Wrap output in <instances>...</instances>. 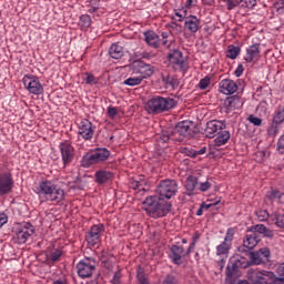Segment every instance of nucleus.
Listing matches in <instances>:
<instances>
[{"instance_id":"obj_1","label":"nucleus","mask_w":284,"mask_h":284,"mask_svg":"<svg viewBox=\"0 0 284 284\" xmlns=\"http://www.w3.org/2000/svg\"><path fill=\"white\" fill-rule=\"evenodd\" d=\"M142 205L144 212H146L151 219L168 216V214H170V210H172V204L170 202H165L162 197L156 196L146 197Z\"/></svg>"},{"instance_id":"obj_2","label":"nucleus","mask_w":284,"mask_h":284,"mask_svg":"<svg viewBox=\"0 0 284 284\" xmlns=\"http://www.w3.org/2000/svg\"><path fill=\"white\" fill-rule=\"evenodd\" d=\"M37 194L44 201L61 203L65 199V191L52 181H42L37 187Z\"/></svg>"},{"instance_id":"obj_3","label":"nucleus","mask_w":284,"mask_h":284,"mask_svg":"<svg viewBox=\"0 0 284 284\" xmlns=\"http://www.w3.org/2000/svg\"><path fill=\"white\" fill-rule=\"evenodd\" d=\"M173 108H176V100L161 95H154L145 104L148 114H163V112H170Z\"/></svg>"},{"instance_id":"obj_4","label":"nucleus","mask_w":284,"mask_h":284,"mask_svg":"<svg viewBox=\"0 0 284 284\" xmlns=\"http://www.w3.org/2000/svg\"><path fill=\"white\" fill-rule=\"evenodd\" d=\"M110 150L105 148H97L95 150L85 153L81 160L82 168H92V165H98V163H103L110 159Z\"/></svg>"},{"instance_id":"obj_5","label":"nucleus","mask_w":284,"mask_h":284,"mask_svg":"<svg viewBox=\"0 0 284 284\" xmlns=\"http://www.w3.org/2000/svg\"><path fill=\"white\" fill-rule=\"evenodd\" d=\"M274 273L270 271H256L248 270L247 278L253 282V284H284V278H275Z\"/></svg>"},{"instance_id":"obj_6","label":"nucleus","mask_w":284,"mask_h":284,"mask_svg":"<svg viewBox=\"0 0 284 284\" xmlns=\"http://www.w3.org/2000/svg\"><path fill=\"white\" fill-rule=\"evenodd\" d=\"M173 132L172 141L181 143L185 141V139H191L194 136V130L192 129V122L182 121L179 122L175 128L171 129Z\"/></svg>"},{"instance_id":"obj_7","label":"nucleus","mask_w":284,"mask_h":284,"mask_svg":"<svg viewBox=\"0 0 284 284\" xmlns=\"http://www.w3.org/2000/svg\"><path fill=\"white\" fill-rule=\"evenodd\" d=\"M179 192V183L175 180H163L156 189L160 199H172Z\"/></svg>"},{"instance_id":"obj_8","label":"nucleus","mask_w":284,"mask_h":284,"mask_svg":"<svg viewBox=\"0 0 284 284\" xmlns=\"http://www.w3.org/2000/svg\"><path fill=\"white\" fill-rule=\"evenodd\" d=\"M32 234H34L33 225L28 222L22 223L14 230L13 243L23 245L24 243H28V239H30Z\"/></svg>"},{"instance_id":"obj_9","label":"nucleus","mask_w":284,"mask_h":284,"mask_svg":"<svg viewBox=\"0 0 284 284\" xmlns=\"http://www.w3.org/2000/svg\"><path fill=\"white\" fill-rule=\"evenodd\" d=\"M77 270L80 278H90L97 270V261L92 257H85L77 264Z\"/></svg>"},{"instance_id":"obj_10","label":"nucleus","mask_w":284,"mask_h":284,"mask_svg":"<svg viewBox=\"0 0 284 284\" xmlns=\"http://www.w3.org/2000/svg\"><path fill=\"white\" fill-rule=\"evenodd\" d=\"M60 154L62 158L63 168H68L71 163H74L75 151L72 143L64 141L59 145Z\"/></svg>"},{"instance_id":"obj_11","label":"nucleus","mask_w":284,"mask_h":284,"mask_svg":"<svg viewBox=\"0 0 284 284\" xmlns=\"http://www.w3.org/2000/svg\"><path fill=\"white\" fill-rule=\"evenodd\" d=\"M22 83L30 94H36L37 97L43 94V85L39 81V78L34 75H24Z\"/></svg>"},{"instance_id":"obj_12","label":"nucleus","mask_w":284,"mask_h":284,"mask_svg":"<svg viewBox=\"0 0 284 284\" xmlns=\"http://www.w3.org/2000/svg\"><path fill=\"white\" fill-rule=\"evenodd\" d=\"M103 232H105V226L103 224H95L91 226L85 236L88 245H91V247L99 245L101 243Z\"/></svg>"},{"instance_id":"obj_13","label":"nucleus","mask_w":284,"mask_h":284,"mask_svg":"<svg viewBox=\"0 0 284 284\" xmlns=\"http://www.w3.org/2000/svg\"><path fill=\"white\" fill-rule=\"evenodd\" d=\"M14 187V180L10 171H0V196L10 194Z\"/></svg>"},{"instance_id":"obj_14","label":"nucleus","mask_w":284,"mask_h":284,"mask_svg":"<svg viewBox=\"0 0 284 284\" xmlns=\"http://www.w3.org/2000/svg\"><path fill=\"white\" fill-rule=\"evenodd\" d=\"M248 258L253 265H267L270 263V248L263 247L257 252H248Z\"/></svg>"},{"instance_id":"obj_15","label":"nucleus","mask_w":284,"mask_h":284,"mask_svg":"<svg viewBox=\"0 0 284 284\" xmlns=\"http://www.w3.org/2000/svg\"><path fill=\"white\" fill-rule=\"evenodd\" d=\"M232 248V244L222 242L220 245L216 246V256L220 257V260L216 261V265L220 268V271H223V267H225V261H227V257L230 256V250Z\"/></svg>"},{"instance_id":"obj_16","label":"nucleus","mask_w":284,"mask_h":284,"mask_svg":"<svg viewBox=\"0 0 284 284\" xmlns=\"http://www.w3.org/2000/svg\"><path fill=\"white\" fill-rule=\"evenodd\" d=\"M168 59L175 70H185V59L183 58V52L174 49L169 52Z\"/></svg>"},{"instance_id":"obj_17","label":"nucleus","mask_w":284,"mask_h":284,"mask_svg":"<svg viewBox=\"0 0 284 284\" xmlns=\"http://www.w3.org/2000/svg\"><path fill=\"white\" fill-rule=\"evenodd\" d=\"M258 241H261V237H258V234L256 233L247 234L243 241V245L239 247V252H244L246 254H250V250H254V247L258 245Z\"/></svg>"},{"instance_id":"obj_18","label":"nucleus","mask_w":284,"mask_h":284,"mask_svg":"<svg viewBox=\"0 0 284 284\" xmlns=\"http://www.w3.org/2000/svg\"><path fill=\"white\" fill-rule=\"evenodd\" d=\"M225 122L211 120L206 123L204 132L209 139H214L216 136V132H219L220 130H225Z\"/></svg>"},{"instance_id":"obj_19","label":"nucleus","mask_w":284,"mask_h":284,"mask_svg":"<svg viewBox=\"0 0 284 284\" xmlns=\"http://www.w3.org/2000/svg\"><path fill=\"white\" fill-rule=\"evenodd\" d=\"M78 134L84 139V141H90L94 136V126L90 120H82L79 126Z\"/></svg>"},{"instance_id":"obj_20","label":"nucleus","mask_w":284,"mask_h":284,"mask_svg":"<svg viewBox=\"0 0 284 284\" xmlns=\"http://www.w3.org/2000/svg\"><path fill=\"white\" fill-rule=\"evenodd\" d=\"M94 179L98 185H106V183H110L114 179V173L101 169L94 173Z\"/></svg>"},{"instance_id":"obj_21","label":"nucleus","mask_w":284,"mask_h":284,"mask_svg":"<svg viewBox=\"0 0 284 284\" xmlns=\"http://www.w3.org/2000/svg\"><path fill=\"white\" fill-rule=\"evenodd\" d=\"M219 90L222 94H234L239 90V85L234 80L224 79L220 82Z\"/></svg>"},{"instance_id":"obj_22","label":"nucleus","mask_w":284,"mask_h":284,"mask_svg":"<svg viewBox=\"0 0 284 284\" xmlns=\"http://www.w3.org/2000/svg\"><path fill=\"white\" fill-rule=\"evenodd\" d=\"M170 258L175 265H181V258H185V250L183 246L173 245L170 250Z\"/></svg>"},{"instance_id":"obj_23","label":"nucleus","mask_w":284,"mask_h":284,"mask_svg":"<svg viewBox=\"0 0 284 284\" xmlns=\"http://www.w3.org/2000/svg\"><path fill=\"white\" fill-rule=\"evenodd\" d=\"M184 28L192 34H196L201 28V20H199V18L195 16H189L184 20Z\"/></svg>"},{"instance_id":"obj_24","label":"nucleus","mask_w":284,"mask_h":284,"mask_svg":"<svg viewBox=\"0 0 284 284\" xmlns=\"http://www.w3.org/2000/svg\"><path fill=\"white\" fill-rule=\"evenodd\" d=\"M185 190L187 196H194L196 190H199V179L194 175H190L185 181Z\"/></svg>"},{"instance_id":"obj_25","label":"nucleus","mask_w":284,"mask_h":284,"mask_svg":"<svg viewBox=\"0 0 284 284\" xmlns=\"http://www.w3.org/2000/svg\"><path fill=\"white\" fill-rule=\"evenodd\" d=\"M144 41L151 48H159L161 45V40L159 38V34H156L154 31H145Z\"/></svg>"},{"instance_id":"obj_26","label":"nucleus","mask_w":284,"mask_h":284,"mask_svg":"<svg viewBox=\"0 0 284 284\" xmlns=\"http://www.w3.org/2000/svg\"><path fill=\"white\" fill-rule=\"evenodd\" d=\"M260 54H261V48L258 47V44H253L247 48L246 57L244 58V60L246 61V63H252L254 59H258Z\"/></svg>"},{"instance_id":"obj_27","label":"nucleus","mask_w":284,"mask_h":284,"mask_svg":"<svg viewBox=\"0 0 284 284\" xmlns=\"http://www.w3.org/2000/svg\"><path fill=\"white\" fill-rule=\"evenodd\" d=\"M230 131L222 129L217 132V135L214 140L215 145H217L219 148H221V145H225V143H227L230 141Z\"/></svg>"},{"instance_id":"obj_28","label":"nucleus","mask_w":284,"mask_h":284,"mask_svg":"<svg viewBox=\"0 0 284 284\" xmlns=\"http://www.w3.org/2000/svg\"><path fill=\"white\" fill-rule=\"evenodd\" d=\"M241 105V98L233 95L229 97L224 101V108L229 111L232 112V110H236Z\"/></svg>"},{"instance_id":"obj_29","label":"nucleus","mask_w":284,"mask_h":284,"mask_svg":"<svg viewBox=\"0 0 284 284\" xmlns=\"http://www.w3.org/2000/svg\"><path fill=\"white\" fill-rule=\"evenodd\" d=\"M109 54L112 59H121L123 57V47L119 43H113L109 49Z\"/></svg>"},{"instance_id":"obj_30","label":"nucleus","mask_w":284,"mask_h":284,"mask_svg":"<svg viewBox=\"0 0 284 284\" xmlns=\"http://www.w3.org/2000/svg\"><path fill=\"white\" fill-rule=\"evenodd\" d=\"M162 81L166 85V88H179V80L170 74H162Z\"/></svg>"},{"instance_id":"obj_31","label":"nucleus","mask_w":284,"mask_h":284,"mask_svg":"<svg viewBox=\"0 0 284 284\" xmlns=\"http://www.w3.org/2000/svg\"><path fill=\"white\" fill-rule=\"evenodd\" d=\"M241 267L236 265L235 260L231 261V265L226 267V276L227 278H232L233 276H239V270Z\"/></svg>"},{"instance_id":"obj_32","label":"nucleus","mask_w":284,"mask_h":284,"mask_svg":"<svg viewBox=\"0 0 284 284\" xmlns=\"http://www.w3.org/2000/svg\"><path fill=\"white\" fill-rule=\"evenodd\" d=\"M233 260H235V265H237L242 270L250 267L252 263L246 257H243L241 255H236L235 257H233Z\"/></svg>"},{"instance_id":"obj_33","label":"nucleus","mask_w":284,"mask_h":284,"mask_svg":"<svg viewBox=\"0 0 284 284\" xmlns=\"http://www.w3.org/2000/svg\"><path fill=\"white\" fill-rule=\"evenodd\" d=\"M239 54H241V48L240 47H236L234 44H231V45L227 47V54H226V57L229 59L234 60V59H236V57H239Z\"/></svg>"},{"instance_id":"obj_34","label":"nucleus","mask_w":284,"mask_h":284,"mask_svg":"<svg viewBox=\"0 0 284 284\" xmlns=\"http://www.w3.org/2000/svg\"><path fill=\"white\" fill-rule=\"evenodd\" d=\"M172 136H173V131L172 129H169L166 131H162L160 134H159V140L162 142V143H168V141H172Z\"/></svg>"},{"instance_id":"obj_35","label":"nucleus","mask_w":284,"mask_h":284,"mask_svg":"<svg viewBox=\"0 0 284 284\" xmlns=\"http://www.w3.org/2000/svg\"><path fill=\"white\" fill-rule=\"evenodd\" d=\"M152 74H154V67L145 64L140 73V78H142V80L148 79V77H152Z\"/></svg>"},{"instance_id":"obj_36","label":"nucleus","mask_w":284,"mask_h":284,"mask_svg":"<svg viewBox=\"0 0 284 284\" xmlns=\"http://www.w3.org/2000/svg\"><path fill=\"white\" fill-rule=\"evenodd\" d=\"M143 82L142 78L140 75L138 77H131L126 80H124V85H130L131 88H134V85H141Z\"/></svg>"},{"instance_id":"obj_37","label":"nucleus","mask_w":284,"mask_h":284,"mask_svg":"<svg viewBox=\"0 0 284 284\" xmlns=\"http://www.w3.org/2000/svg\"><path fill=\"white\" fill-rule=\"evenodd\" d=\"M143 68H145V62L141 60H136L132 63V70L135 74H141V72H143Z\"/></svg>"},{"instance_id":"obj_38","label":"nucleus","mask_w":284,"mask_h":284,"mask_svg":"<svg viewBox=\"0 0 284 284\" xmlns=\"http://www.w3.org/2000/svg\"><path fill=\"white\" fill-rule=\"evenodd\" d=\"M79 26H81V28H90V26H92V19L90 18V16L89 14L81 16Z\"/></svg>"},{"instance_id":"obj_39","label":"nucleus","mask_w":284,"mask_h":284,"mask_svg":"<svg viewBox=\"0 0 284 284\" xmlns=\"http://www.w3.org/2000/svg\"><path fill=\"white\" fill-rule=\"evenodd\" d=\"M237 3H240L241 8H248L252 10V8H255L256 0H237Z\"/></svg>"},{"instance_id":"obj_40","label":"nucleus","mask_w":284,"mask_h":284,"mask_svg":"<svg viewBox=\"0 0 284 284\" xmlns=\"http://www.w3.org/2000/svg\"><path fill=\"white\" fill-rule=\"evenodd\" d=\"M181 154H184V156H191V159H196V150L192 148H182Z\"/></svg>"},{"instance_id":"obj_41","label":"nucleus","mask_w":284,"mask_h":284,"mask_svg":"<svg viewBox=\"0 0 284 284\" xmlns=\"http://www.w3.org/2000/svg\"><path fill=\"white\" fill-rule=\"evenodd\" d=\"M284 121V109L281 111H277L273 118V122L276 123V125H281Z\"/></svg>"},{"instance_id":"obj_42","label":"nucleus","mask_w":284,"mask_h":284,"mask_svg":"<svg viewBox=\"0 0 284 284\" xmlns=\"http://www.w3.org/2000/svg\"><path fill=\"white\" fill-rule=\"evenodd\" d=\"M258 221H267V219H270V213L267 212V210H258L255 212Z\"/></svg>"},{"instance_id":"obj_43","label":"nucleus","mask_w":284,"mask_h":284,"mask_svg":"<svg viewBox=\"0 0 284 284\" xmlns=\"http://www.w3.org/2000/svg\"><path fill=\"white\" fill-rule=\"evenodd\" d=\"M247 121H250L253 125L257 128L263 125V119L255 116L254 114L248 115Z\"/></svg>"},{"instance_id":"obj_44","label":"nucleus","mask_w":284,"mask_h":284,"mask_svg":"<svg viewBox=\"0 0 284 284\" xmlns=\"http://www.w3.org/2000/svg\"><path fill=\"white\" fill-rule=\"evenodd\" d=\"M233 240H234V229H229L226 231L223 243H229V245H232Z\"/></svg>"},{"instance_id":"obj_45","label":"nucleus","mask_w":284,"mask_h":284,"mask_svg":"<svg viewBox=\"0 0 284 284\" xmlns=\"http://www.w3.org/2000/svg\"><path fill=\"white\" fill-rule=\"evenodd\" d=\"M266 227L267 226H265L264 224H257V225L251 227V232L253 234H263V232H265Z\"/></svg>"},{"instance_id":"obj_46","label":"nucleus","mask_w":284,"mask_h":284,"mask_svg":"<svg viewBox=\"0 0 284 284\" xmlns=\"http://www.w3.org/2000/svg\"><path fill=\"white\" fill-rule=\"evenodd\" d=\"M274 223L277 227L284 230V214H275Z\"/></svg>"},{"instance_id":"obj_47","label":"nucleus","mask_w":284,"mask_h":284,"mask_svg":"<svg viewBox=\"0 0 284 284\" xmlns=\"http://www.w3.org/2000/svg\"><path fill=\"white\" fill-rule=\"evenodd\" d=\"M136 278L140 284H150V282L148 281V276H145V274H143V271L141 270H138Z\"/></svg>"},{"instance_id":"obj_48","label":"nucleus","mask_w":284,"mask_h":284,"mask_svg":"<svg viewBox=\"0 0 284 284\" xmlns=\"http://www.w3.org/2000/svg\"><path fill=\"white\" fill-rule=\"evenodd\" d=\"M282 196L283 193H281L278 190L272 189L271 192H268V199H271V201H274L275 199L281 200Z\"/></svg>"},{"instance_id":"obj_49","label":"nucleus","mask_w":284,"mask_h":284,"mask_svg":"<svg viewBox=\"0 0 284 284\" xmlns=\"http://www.w3.org/2000/svg\"><path fill=\"white\" fill-rule=\"evenodd\" d=\"M85 83H88L89 85H97L99 83V81L97 80V78H94V75L90 74V73H85V78H84Z\"/></svg>"},{"instance_id":"obj_50","label":"nucleus","mask_w":284,"mask_h":284,"mask_svg":"<svg viewBox=\"0 0 284 284\" xmlns=\"http://www.w3.org/2000/svg\"><path fill=\"white\" fill-rule=\"evenodd\" d=\"M267 133L270 136H276V134H278V124L272 122L267 130Z\"/></svg>"},{"instance_id":"obj_51","label":"nucleus","mask_w":284,"mask_h":284,"mask_svg":"<svg viewBox=\"0 0 284 284\" xmlns=\"http://www.w3.org/2000/svg\"><path fill=\"white\" fill-rule=\"evenodd\" d=\"M143 185H145V182H143V181H136V180H133L132 182H131V187L133 189V190H144V187H143Z\"/></svg>"},{"instance_id":"obj_52","label":"nucleus","mask_w":284,"mask_h":284,"mask_svg":"<svg viewBox=\"0 0 284 284\" xmlns=\"http://www.w3.org/2000/svg\"><path fill=\"white\" fill-rule=\"evenodd\" d=\"M210 187H212V183L210 182H201L200 184L197 183V190H200V192H207V190H210Z\"/></svg>"},{"instance_id":"obj_53","label":"nucleus","mask_w":284,"mask_h":284,"mask_svg":"<svg viewBox=\"0 0 284 284\" xmlns=\"http://www.w3.org/2000/svg\"><path fill=\"white\" fill-rule=\"evenodd\" d=\"M200 90H207V85H210V78L205 77L202 80H200Z\"/></svg>"},{"instance_id":"obj_54","label":"nucleus","mask_w":284,"mask_h":284,"mask_svg":"<svg viewBox=\"0 0 284 284\" xmlns=\"http://www.w3.org/2000/svg\"><path fill=\"white\" fill-rule=\"evenodd\" d=\"M62 252L61 250H55L54 252L51 253V261L52 263H57V261H59V258H61L62 256Z\"/></svg>"},{"instance_id":"obj_55","label":"nucleus","mask_w":284,"mask_h":284,"mask_svg":"<svg viewBox=\"0 0 284 284\" xmlns=\"http://www.w3.org/2000/svg\"><path fill=\"white\" fill-rule=\"evenodd\" d=\"M277 152L284 154V134L277 141Z\"/></svg>"},{"instance_id":"obj_56","label":"nucleus","mask_w":284,"mask_h":284,"mask_svg":"<svg viewBox=\"0 0 284 284\" xmlns=\"http://www.w3.org/2000/svg\"><path fill=\"white\" fill-rule=\"evenodd\" d=\"M236 6H241V3H239V0H226V8L227 10H234V8H236Z\"/></svg>"},{"instance_id":"obj_57","label":"nucleus","mask_w":284,"mask_h":284,"mask_svg":"<svg viewBox=\"0 0 284 284\" xmlns=\"http://www.w3.org/2000/svg\"><path fill=\"white\" fill-rule=\"evenodd\" d=\"M162 284H176V277H174L173 275H166Z\"/></svg>"},{"instance_id":"obj_58","label":"nucleus","mask_w":284,"mask_h":284,"mask_svg":"<svg viewBox=\"0 0 284 284\" xmlns=\"http://www.w3.org/2000/svg\"><path fill=\"white\" fill-rule=\"evenodd\" d=\"M116 114H119V111L116 110V108H114V106L108 108V116L110 119H114V116H116Z\"/></svg>"},{"instance_id":"obj_59","label":"nucleus","mask_w":284,"mask_h":284,"mask_svg":"<svg viewBox=\"0 0 284 284\" xmlns=\"http://www.w3.org/2000/svg\"><path fill=\"white\" fill-rule=\"evenodd\" d=\"M111 283L112 284H121V271L115 272Z\"/></svg>"},{"instance_id":"obj_60","label":"nucleus","mask_w":284,"mask_h":284,"mask_svg":"<svg viewBox=\"0 0 284 284\" xmlns=\"http://www.w3.org/2000/svg\"><path fill=\"white\" fill-rule=\"evenodd\" d=\"M175 17L179 18L178 21H180V22L183 21V19L187 18V10L182 11V13L176 11Z\"/></svg>"},{"instance_id":"obj_61","label":"nucleus","mask_w":284,"mask_h":284,"mask_svg":"<svg viewBox=\"0 0 284 284\" xmlns=\"http://www.w3.org/2000/svg\"><path fill=\"white\" fill-rule=\"evenodd\" d=\"M221 203V200H217L216 202L214 203H209L206 204L205 202H203L201 204V206L203 207V210H210V207H214V205H219Z\"/></svg>"},{"instance_id":"obj_62","label":"nucleus","mask_w":284,"mask_h":284,"mask_svg":"<svg viewBox=\"0 0 284 284\" xmlns=\"http://www.w3.org/2000/svg\"><path fill=\"white\" fill-rule=\"evenodd\" d=\"M102 265L105 267V270H112V261L105 257L102 258Z\"/></svg>"},{"instance_id":"obj_63","label":"nucleus","mask_w":284,"mask_h":284,"mask_svg":"<svg viewBox=\"0 0 284 284\" xmlns=\"http://www.w3.org/2000/svg\"><path fill=\"white\" fill-rule=\"evenodd\" d=\"M8 223V215L6 213H0V227H3Z\"/></svg>"},{"instance_id":"obj_64","label":"nucleus","mask_w":284,"mask_h":284,"mask_svg":"<svg viewBox=\"0 0 284 284\" xmlns=\"http://www.w3.org/2000/svg\"><path fill=\"white\" fill-rule=\"evenodd\" d=\"M244 70L245 69L243 68V64H239L234 72L235 77H237V78L241 77L243 74Z\"/></svg>"}]
</instances>
